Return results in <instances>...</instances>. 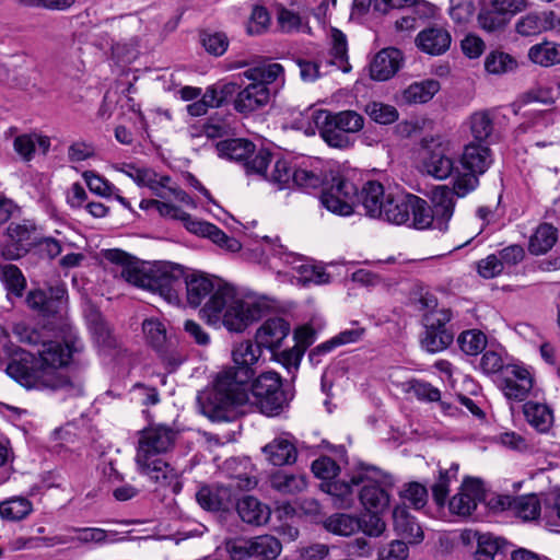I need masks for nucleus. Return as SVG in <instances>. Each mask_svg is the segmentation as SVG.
<instances>
[{"label": "nucleus", "mask_w": 560, "mask_h": 560, "mask_svg": "<svg viewBox=\"0 0 560 560\" xmlns=\"http://www.w3.org/2000/svg\"><path fill=\"white\" fill-rule=\"evenodd\" d=\"M187 303L200 310L201 317L212 326L223 325L231 332H243L259 320L268 305L254 296L242 298L223 279L202 272L185 273Z\"/></svg>", "instance_id": "f257e3e1"}, {"label": "nucleus", "mask_w": 560, "mask_h": 560, "mask_svg": "<svg viewBox=\"0 0 560 560\" xmlns=\"http://www.w3.org/2000/svg\"><path fill=\"white\" fill-rule=\"evenodd\" d=\"M261 357V347L244 340L233 348L234 366L220 372L212 387L199 393L197 400L201 412L212 421H230L236 408L248 401L249 382L255 375L254 365Z\"/></svg>", "instance_id": "f03ea898"}, {"label": "nucleus", "mask_w": 560, "mask_h": 560, "mask_svg": "<svg viewBox=\"0 0 560 560\" xmlns=\"http://www.w3.org/2000/svg\"><path fill=\"white\" fill-rule=\"evenodd\" d=\"M4 358H11L5 369L7 374L26 388L62 389L68 396L83 394V385L79 380H70L66 375H56L54 381H49L46 377L45 369L39 365L37 357L18 346L13 345L12 353L4 354Z\"/></svg>", "instance_id": "7ed1b4c3"}, {"label": "nucleus", "mask_w": 560, "mask_h": 560, "mask_svg": "<svg viewBox=\"0 0 560 560\" xmlns=\"http://www.w3.org/2000/svg\"><path fill=\"white\" fill-rule=\"evenodd\" d=\"M184 278V267L170 261L158 262L148 270L127 267L122 271V279L128 283L156 292L171 304L180 303Z\"/></svg>", "instance_id": "20e7f679"}, {"label": "nucleus", "mask_w": 560, "mask_h": 560, "mask_svg": "<svg viewBox=\"0 0 560 560\" xmlns=\"http://www.w3.org/2000/svg\"><path fill=\"white\" fill-rule=\"evenodd\" d=\"M13 334L20 342L27 345L42 343V349L38 350L37 360L39 365L45 369L46 377L49 381H54L56 375H62L56 370L67 365L70 362L72 354L81 348L80 339L73 335H69L63 341H42L39 332L23 323L14 325Z\"/></svg>", "instance_id": "39448f33"}, {"label": "nucleus", "mask_w": 560, "mask_h": 560, "mask_svg": "<svg viewBox=\"0 0 560 560\" xmlns=\"http://www.w3.org/2000/svg\"><path fill=\"white\" fill-rule=\"evenodd\" d=\"M352 483L358 487L360 502L366 511H385L388 508L390 476L376 467L361 466L352 475Z\"/></svg>", "instance_id": "423d86ee"}, {"label": "nucleus", "mask_w": 560, "mask_h": 560, "mask_svg": "<svg viewBox=\"0 0 560 560\" xmlns=\"http://www.w3.org/2000/svg\"><path fill=\"white\" fill-rule=\"evenodd\" d=\"M249 390L254 402L266 416H278L292 399V394L282 388L281 376L273 371L264 372L256 377Z\"/></svg>", "instance_id": "0eeeda50"}, {"label": "nucleus", "mask_w": 560, "mask_h": 560, "mask_svg": "<svg viewBox=\"0 0 560 560\" xmlns=\"http://www.w3.org/2000/svg\"><path fill=\"white\" fill-rule=\"evenodd\" d=\"M358 199V187L349 179L338 176L320 195L322 205L332 213L350 215Z\"/></svg>", "instance_id": "6e6552de"}, {"label": "nucleus", "mask_w": 560, "mask_h": 560, "mask_svg": "<svg viewBox=\"0 0 560 560\" xmlns=\"http://www.w3.org/2000/svg\"><path fill=\"white\" fill-rule=\"evenodd\" d=\"M177 432L166 425H152L140 431L136 462L145 463L147 457H154L168 452L175 444Z\"/></svg>", "instance_id": "1a4fd4ad"}, {"label": "nucleus", "mask_w": 560, "mask_h": 560, "mask_svg": "<svg viewBox=\"0 0 560 560\" xmlns=\"http://www.w3.org/2000/svg\"><path fill=\"white\" fill-rule=\"evenodd\" d=\"M422 163L425 172L436 179H446L453 174L454 160L448 154L447 143L440 138L423 139Z\"/></svg>", "instance_id": "9d476101"}, {"label": "nucleus", "mask_w": 560, "mask_h": 560, "mask_svg": "<svg viewBox=\"0 0 560 560\" xmlns=\"http://www.w3.org/2000/svg\"><path fill=\"white\" fill-rule=\"evenodd\" d=\"M486 491L480 479L466 478L458 492L448 501L452 514L466 518L477 509L479 502L485 500Z\"/></svg>", "instance_id": "9b49d317"}, {"label": "nucleus", "mask_w": 560, "mask_h": 560, "mask_svg": "<svg viewBox=\"0 0 560 560\" xmlns=\"http://www.w3.org/2000/svg\"><path fill=\"white\" fill-rule=\"evenodd\" d=\"M272 255L287 265H291L299 273V282L302 284H323L329 282V275L323 267L308 262L304 257L288 252L283 245H272Z\"/></svg>", "instance_id": "f8f14e48"}, {"label": "nucleus", "mask_w": 560, "mask_h": 560, "mask_svg": "<svg viewBox=\"0 0 560 560\" xmlns=\"http://www.w3.org/2000/svg\"><path fill=\"white\" fill-rule=\"evenodd\" d=\"M275 550L276 545L273 546L271 535H261L252 539L233 538L225 541V551L231 560H247L261 552L272 553Z\"/></svg>", "instance_id": "ddd939ff"}, {"label": "nucleus", "mask_w": 560, "mask_h": 560, "mask_svg": "<svg viewBox=\"0 0 560 560\" xmlns=\"http://www.w3.org/2000/svg\"><path fill=\"white\" fill-rule=\"evenodd\" d=\"M533 376L527 369L517 364L504 368L502 389L508 399L523 401L533 388Z\"/></svg>", "instance_id": "4468645a"}, {"label": "nucleus", "mask_w": 560, "mask_h": 560, "mask_svg": "<svg viewBox=\"0 0 560 560\" xmlns=\"http://www.w3.org/2000/svg\"><path fill=\"white\" fill-rule=\"evenodd\" d=\"M291 326L288 320L282 317H270L266 319L256 330L255 341L271 353H275L281 346L283 340L289 336Z\"/></svg>", "instance_id": "2eb2a0df"}, {"label": "nucleus", "mask_w": 560, "mask_h": 560, "mask_svg": "<svg viewBox=\"0 0 560 560\" xmlns=\"http://www.w3.org/2000/svg\"><path fill=\"white\" fill-rule=\"evenodd\" d=\"M8 236L14 246L12 252L8 246L5 256L9 259H18L33 248L39 232L37 226L31 221H23L21 223L12 222L8 226Z\"/></svg>", "instance_id": "dca6fc26"}, {"label": "nucleus", "mask_w": 560, "mask_h": 560, "mask_svg": "<svg viewBox=\"0 0 560 560\" xmlns=\"http://www.w3.org/2000/svg\"><path fill=\"white\" fill-rule=\"evenodd\" d=\"M415 43L420 51L430 56H440L450 49L452 36L443 26L432 25L419 32Z\"/></svg>", "instance_id": "f3484780"}, {"label": "nucleus", "mask_w": 560, "mask_h": 560, "mask_svg": "<svg viewBox=\"0 0 560 560\" xmlns=\"http://www.w3.org/2000/svg\"><path fill=\"white\" fill-rule=\"evenodd\" d=\"M430 200V207L435 219V229L444 232L447 230L448 222L454 213V192L446 185L436 186L432 189Z\"/></svg>", "instance_id": "a211bd4d"}, {"label": "nucleus", "mask_w": 560, "mask_h": 560, "mask_svg": "<svg viewBox=\"0 0 560 560\" xmlns=\"http://www.w3.org/2000/svg\"><path fill=\"white\" fill-rule=\"evenodd\" d=\"M402 63L399 49L388 47L380 50L370 63V77L374 81H387L393 78Z\"/></svg>", "instance_id": "6ab92c4d"}, {"label": "nucleus", "mask_w": 560, "mask_h": 560, "mask_svg": "<svg viewBox=\"0 0 560 560\" xmlns=\"http://www.w3.org/2000/svg\"><path fill=\"white\" fill-rule=\"evenodd\" d=\"M196 500L210 512L229 511L234 505L232 489L219 485L202 486L196 493Z\"/></svg>", "instance_id": "aec40b11"}, {"label": "nucleus", "mask_w": 560, "mask_h": 560, "mask_svg": "<svg viewBox=\"0 0 560 560\" xmlns=\"http://www.w3.org/2000/svg\"><path fill=\"white\" fill-rule=\"evenodd\" d=\"M262 453L273 466L292 465L298 458L295 439L290 434L277 436L262 447Z\"/></svg>", "instance_id": "412c9836"}, {"label": "nucleus", "mask_w": 560, "mask_h": 560, "mask_svg": "<svg viewBox=\"0 0 560 560\" xmlns=\"http://www.w3.org/2000/svg\"><path fill=\"white\" fill-rule=\"evenodd\" d=\"M269 101V88L252 82L237 93L234 109L241 114H250L266 106Z\"/></svg>", "instance_id": "4be33fe9"}, {"label": "nucleus", "mask_w": 560, "mask_h": 560, "mask_svg": "<svg viewBox=\"0 0 560 560\" xmlns=\"http://www.w3.org/2000/svg\"><path fill=\"white\" fill-rule=\"evenodd\" d=\"M411 194L388 192L385 199V203L382 208V214L378 219H383L394 224H405L410 220L411 217Z\"/></svg>", "instance_id": "5701e85b"}, {"label": "nucleus", "mask_w": 560, "mask_h": 560, "mask_svg": "<svg viewBox=\"0 0 560 560\" xmlns=\"http://www.w3.org/2000/svg\"><path fill=\"white\" fill-rule=\"evenodd\" d=\"M460 164L465 171L480 176L487 172L492 164L491 150L481 143H468L465 145Z\"/></svg>", "instance_id": "b1692460"}, {"label": "nucleus", "mask_w": 560, "mask_h": 560, "mask_svg": "<svg viewBox=\"0 0 560 560\" xmlns=\"http://www.w3.org/2000/svg\"><path fill=\"white\" fill-rule=\"evenodd\" d=\"M240 518L249 525L260 526L268 522L271 511L268 505L253 495H244L236 502Z\"/></svg>", "instance_id": "393cba45"}, {"label": "nucleus", "mask_w": 560, "mask_h": 560, "mask_svg": "<svg viewBox=\"0 0 560 560\" xmlns=\"http://www.w3.org/2000/svg\"><path fill=\"white\" fill-rule=\"evenodd\" d=\"M188 231L194 234L208 237L220 247L232 253L238 252L242 247L241 243L235 237L226 235L217 225L207 221L195 219L194 222H189Z\"/></svg>", "instance_id": "a878e982"}, {"label": "nucleus", "mask_w": 560, "mask_h": 560, "mask_svg": "<svg viewBox=\"0 0 560 560\" xmlns=\"http://www.w3.org/2000/svg\"><path fill=\"white\" fill-rule=\"evenodd\" d=\"M141 474L147 475L154 482L163 486H178L177 472L166 462L160 458L147 457L145 463H137Z\"/></svg>", "instance_id": "bb28decb"}, {"label": "nucleus", "mask_w": 560, "mask_h": 560, "mask_svg": "<svg viewBox=\"0 0 560 560\" xmlns=\"http://www.w3.org/2000/svg\"><path fill=\"white\" fill-rule=\"evenodd\" d=\"M386 196L387 194H385L384 187L380 182L369 180L363 185L361 192H358L357 200L362 203L369 217L378 218L382 214Z\"/></svg>", "instance_id": "cd10ccee"}, {"label": "nucleus", "mask_w": 560, "mask_h": 560, "mask_svg": "<svg viewBox=\"0 0 560 560\" xmlns=\"http://www.w3.org/2000/svg\"><path fill=\"white\" fill-rule=\"evenodd\" d=\"M394 528L396 533L409 542H420L423 539V532L409 513L406 506H396L393 511Z\"/></svg>", "instance_id": "c85d7f7f"}, {"label": "nucleus", "mask_w": 560, "mask_h": 560, "mask_svg": "<svg viewBox=\"0 0 560 560\" xmlns=\"http://www.w3.org/2000/svg\"><path fill=\"white\" fill-rule=\"evenodd\" d=\"M440 82L433 79L413 82L401 91L400 102L406 105L423 104L440 91Z\"/></svg>", "instance_id": "c756f323"}, {"label": "nucleus", "mask_w": 560, "mask_h": 560, "mask_svg": "<svg viewBox=\"0 0 560 560\" xmlns=\"http://www.w3.org/2000/svg\"><path fill=\"white\" fill-rule=\"evenodd\" d=\"M215 148L220 156L244 164L255 152V144L246 139L219 141Z\"/></svg>", "instance_id": "7c9ffc66"}, {"label": "nucleus", "mask_w": 560, "mask_h": 560, "mask_svg": "<svg viewBox=\"0 0 560 560\" xmlns=\"http://www.w3.org/2000/svg\"><path fill=\"white\" fill-rule=\"evenodd\" d=\"M528 59L541 67H552L560 63V44L549 40L535 44L528 49Z\"/></svg>", "instance_id": "2f4dec72"}, {"label": "nucleus", "mask_w": 560, "mask_h": 560, "mask_svg": "<svg viewBox=\"0 0 560 560\" xmlns=\"http://www.w3.org/2000/svg\"><path fill=\"white\" fill-rule=\"evenodd\" d=\"M527 422L539 432H547L553 423L552 410L545 404L527 401L524 407Z\"/></svg>", "instance_id": "473e14b6"}, {"label": "nucleus", "mask_w": 560, "mask_h": 560, "mask_svg": "<svg viewBox=\"0 0 560 560\" xmlns=\"http://www.w3.org/2000/svg\"><path fill=\"white\" fill-rule=\"evenodd\" d=\"M325 179V173L318 162L294 168L293 186L299 188L316 189L324 184Z\"/></svg>", "instance_id": "72a5a7b5"}, {"label": "nucleus", "mask_w": 560, "mask_h": 560, "mask_svg": "<svg viewBox=\"0 0 560 560\" xmlns=\"http://www.w3.org/2000/svg\"><path fill=\"white\" fill-rule=\"evenodd\" d=\"M325 120L329 126L348 133L359 132L364 126V118L355 110H342L339 113H325Z\"/></svg>", "instance_id": "f704fd0d"}, {"label": "nucleus", "mask_w": 560, "mask_h": 560, "mask_svg": "<svg viewBox=\"0 0 560 560\" xmlns=\"http://www.w3.org/2000/svg\"><path fill=\"white\" fill-rule=\"evenodd\" d=\"M476 549L472 553L474 560H494V556L502 549L504 540L490 533L474 534Z\"/></svg>", "instance_id": "c9c22d12"}, {"label": "nucleus", "mask_w": 560, "mask_h": 560, "mask_svg": "<svg viewBox=\"0 0 560 560\" xmlns=\"http://www.w3.org/2000/svg\"><path fill=\"white\" fill-rule=\"evenodd\" d=\"M283 74V67L280 63L268 62L248 68L243 75L254 83H261L265 86L276 82Z\"/></svg>", "instance_id": "e433bc0d"}, {"label": "nucleus", "mask_w": 560, "mask_h": 560, "mask_svg": "<svg viewBox=\"0 0 560 560\" xmlns=\"http://www.w3.org/2000/svg\"><path fill=\"white\" fill-rule=\"evenodd\" d=\"M89 329L95 342L106 349L116 347V340L112 335L108 324L98 312H92L88 317Z\"/></svg>", "instance_id": "4c0bfd02"}, {"label": "nucleus", "mask_w": 560, "mask_h": 560, "mask_svg": "<svg viewBox=\"0 0 560 560\" xmlns=\"http://www.w3.org/2000/svg\"><path fill=\"white\" fill-rule=\"evenodd\" d=\"M0 280L9 294L22 298L26 288V279L15 265L0 266Z\"/></svg>", "instance_id": "58836bf2"}, {"label": "nucleus", "mask_w": 560, "mask_h": 560, "mask_svg": "<svg viewBox=\"0 0 560 560\" xmlns=\"http://www.w3.org/2000/svg\"><path fill=\"white\" fill-rule=\"evenodd\" d=\"M557 242V229L551 224H540L529 240V252L534 255L547 253Z\"/></svg>", "instance_id": "ea45409f"}, {"label": "nucleus", "mask_w": 560, "mask_h": 560, "mask_svg": "<svg viewBox=\"0 0 560 560\" xmlns=\"http://www.w3.org/2000/svg\"><path fill=\"white\" fill-rule=\"evenodd\" d=\"M32 511V502L23 497H13L0 503V516L8 521H21Z\"/></svg>", "instance_id": "a19ab883"}, {"label": "nucleus", "mask_w": 560, "mask_h": 560, "mask_svg": "<svg viewBox=\"0 0 560 560\" xmlns=\"http://www.w3.org/2000/svg\"><path fill=\"white\" fill-rule=\"evenodd\" d=\"M510 16L505 12L495 9L490 2L481 8L478 13V23L480 27L489 33L501 31L509 23Z\"/></svg>", "instance_id": "79ce46f5"}, {"label": "nucleus", "mask_w": 560, "mask_h": 560, "mask_svg": "<svg viewBox=\"0 0 560 560\" xmlns=\"http://www.w3.org/2000/svg\"><path fill=\"white\" fill-rule=\"evenodd\" d=\"M470 131L475 140L485 142L493 132V114L491 110H479L469 117Z\"/></svg>", "instance_id": "37998d69"}, {"label": "nucleus", "mask_w": 560, "mask_h": 560, "mask_svg": "<svg viewBox=\"0 0 560 560\" xmlns=\"http://www.w3.org/2000/svg\"><path fill=\"white\" fill-rule=\"evenodd\" d=\"M271 487L282 494H294L306 488L303 476L277 471L270 477Z\"/></svg>", "instance_id": "c03bdc74"}, {"label": "nucleus", "mask_w": 560, "mask_h": 560, "mask_svg": "<svg viewBox=\"0 0 560 560\" xmlns=\"http://www.w3.org/2000/svg\"><path fill=\"white\" fill-rule=\"evenodd\" d=\"M145 340L155 351L162 350L168 343L165 324L159 318H148L142 323Z\"/></svg>", "instance_id": "a18cd8bd"}, {"label": "nucleus", "mask_w": 560, "mask_h": 560, "mask_svg": "<svg viewBox=\"0 0 560 560\" xmlns=\"http://www.w3.org/2000/svg\"><path fill=\"white\" fill-rule=\"evenodd\" d=\"M330 56H331V65H336L338 69H340L342 72H349L351 69V66L348 61V44L346 35L337 30H331V49H330Z\"/></svg>", "instance_id": "49530a36"}, {"label": "nucleus", "mask_w": 560, "mask_h": 560, "mask_svg": "<svg viewBox=\"0 0 560 560\" xmlns=\"http://www.w3.org/2000/svg\"><path fill=\"white\" fill-rule=\"evenodd\" d=\"M458 464L453 463L447 469H440L439 478L432 486V497L438 506H444L450 492V483L457 478Z\"/></svg>", "instance_id": "de8ad7c7"}, {"label": "nucleus", "mask_w": 560, "mask_h": 560, "mask_svg": "<svg viewBox=\"0 0 560 560\" xmlns=\"http://www.w3.org/2000/svg\"><path fill=\"white\" fill-rule=\"evenodd\" d=\"M72 532L77 533V537L66 538L63 536H56L54 538H45V540L49 541L50 546L58 545V544H67L70 541L78 540L83 544L88 542H96L101 544L106 540L107 534L106 530L102 528H80V527H72Z\"/></svg>", "instance_id": "09e8293b"}, {"label": "nucleus", "mask_w": 560, "mask_h": 560, "mask_svg": "<svg viewBox=\"0 0 560 560\" xmlns=\"http://www.w3.org/2000/svg\"><path fill=\"white\" fill-rule=\"evenodd\" d=\"M411 203H412V209H411L412 225L416 229H420V230L428 229V228L435 229L434 214H433L428 201L416 196V195H412Z\"/></svg>", "instance_id": "8fccbe9b"}, {"label": "nucleus", "mask_w": 560, "mask_h": 560, "mask_svg": "<svg viewBox=\"0 0 560 560\" xmlns=\"http://www.w3.org/2000/svg\"><path fill=\"white\" fill-rule=\"evenodd\" d=\"M457 343L465 354L475 357L486 349L487 337L481 330L469 329L458 336Z\"/></svg>", "instance_id": "3c124183"}, {"label": "nucleus", "mask_w": 560, "mask_h": 560, "mask_svg": "<svg viewBox=\"0 0 560 560\" xmlns=\"http://www.w3.org/2000/svg\"><path fill=\"white\" fill-rule=\"evenodd\" d=\"M325 526L329 532L334 534L340 536H350L359 530L360 521L355 516L338 513L328 517Z\"/></svg>", "instance_id": "603ef678"}, {"label": "nucleus", "mask_w": 560, "mask_h": 560, "mask_svg": "<svg viewBox=\"0 0 560 560\" xmlns=\"http://www.w3.org/2000/svg\"><path fill=\"white\" fill-rule=\"evenodd\" d=\"M454 340L452 330H430L424 329L421 337V346L431 353L440 352L446 349Z\"/></svg>", "instance_id": "864d4df0"}, {"label": "nucleus", "mask_w": 560, "mask_h": 560, "mask_svg": "<svg viewBox=\"0 0 560 560\" xmlns=\"http://www.w3.org/2000/svg\"><path fill=\"white\" fill-rule=\"evenodd\" d=\"M294 168L290 165L287 160H277L273 164V168L266 179L269 180L277 189H289L293 187Z\"/></svg>", "instance_id": "5fc2aeb1"}, {"label": "nucleus", "mask_w": 560, "mask_h": 560, "mask_svg": "<svg viewBox=\"0 0 560 560\" xmlns=\"http://www.w3.org/2000/svg\"><path fill=\"white\" fill-rule=\"evenodd\" d=\"M364 112L373 121L380 125L394 124L399 117V113L395 106L382 102L368 103Z\"/></svg>", "instance_id": "6e6d98bb"}, {"label": "nucleus", "mask_w": 560, "mask_h": 560, "mask_svg": "<svg viewBox=\"0 0 560 560\" xmlns=\"http://www.w3.org/2000/svg\"><path fill=\"white\" fill-rule=\"evenodd\" d=\"M513 513L523 521L536 520L540 515L538 497L536 494L516 497Z\"/></svg>", "instance_id": "4d7b16f0"}, {"label": "nucleus", "mask_w": 560, "mask_h": 560, "mask_svg": "<svg viewBox=\"0 0 560 560\" xmlns=\"http://www.w3.org/2000/svg\"><path fill=\"white\" fill-rule=\"evenodd\" d=\"M516 61L509 54L492 51L485 59V68L489 73L502 74L516 68Z\"/></svg>", "instance_id": "13d9d810"}, {"label": "nucleus", "mask_w": 560, "mask_h": 560, "mask_svg": "<svg viewBox=\"0 0 560 560\" xmlns=\"http://www.w3.org/2000/svg\"><path fill=\"white\" fill-rule=\"evenodd\" d=\"M278 24L280 28L285 33H292V32H304V33H311V27L307 23H303L302 18L299 13H295L292 10L280 8L278 10L277 15Z\"/></svg>", "instance_id": "bf43d9fd"}, {"label": "nucleus", "mask_w": 560, "mask_h": 560, "mask_svg": "<svg viewBox=\"0 0 560 560\" xmlns=\"http://www.w3.org/2000/svg\"><path fill=\"white\" fill-rule=\"evenodd\" d=\"M200 40L206 51L215 57L222 56L229 47V38L222 32L203 31Z\"/></svg>", "instance_id": "052dcab7"}, {"label": "nucleus", "mask_w": 560, "mask_h": 560, "mask_svg": "<svg viewBox=\"0 0 560 560\" xmlns=\"http://www.w3.org/2000/svg\"><path fill=\"white\" fill-rule=\"evenodd\" d=\"M25 303L32 311L43 316H54V308H51V302H48V294L39 288L27 292Z\"/></svg>", "instance_id": "680f3d73"}, {"label": "nucleus", "mask_w": 560, "mask_h": 560, "mask_svg": "<svg viewBox=\"0 0 560 560\" xmlns=\"http://www.w3.org/2000/svg\"><path fill=\"white\" fill-rule=\"evenodd\" d=\"M303 354L304 348L294 346L291 349H287L281 352H278V350L275 351V353H272V358L285 368L288 373L294 375L299 370Z\"/></svg>", "instance_id": "e2e57ef3"}, {"label": "nucleus", "mask_w": 560, "mask_h": 560, "mask_svg": "<svg viewBox=\"0 0 560 560\" xmlns=\"http://www.w3.org/2000/svg\"><path fill=\"white\" fill-rule=\"evenodd\" d=\"M269 24L270 14L268 10L262 5H255L247 23V33L249 35H260L267 31Z\"/></svg>", "instance_id": "0e129e2a"}, {"label": "nucleus", "mask_w": 560, "mask_h": 560, "mask_svg": "<svg viewBox=\"0 0 560 560\" xmlns=\"http://www.w3.org/2000/svg\"><path fill=\"white\" fill-rule=\"evenodd\" d=\"M383 512L384 511H366L361 517H358L360 521L359 529L369 536H380L385 529V523L381 517Z\"/></svg>", "instance_id": "69168bd1"}, {"label": "nucleus", "mask_w": 560, "mask_h": 560, "mask_svg": "<svg viewBox=\"0 0 560 560\" xmlns=\"http://www.w3.org/2000/svg\"><path fill=\"white\" fill-rule=\"evenodd\" d=\"M323 140L332 148L345 149L351 144V141L346 132L329 126L327 120H323V126L319 130Z\"/></svg>", "instance_id": "338daca9"}, {"label": "nucleus", "mask_w": 560, "mask_h": 560, "mask_svg": "<svg viewBox=\"0 0 560 560\" xmlns=\"http://www.w3.org/2000/svg\"><path fill=\"white\" fill-rule=\"evenodd\" d=\"M479 185V176L469 171L458 173L454 178L453 188L451 191L454 192V197H465L469 192L474 191Z\"/></svg>", "instance_id": "774afa93"}]
</instances>
